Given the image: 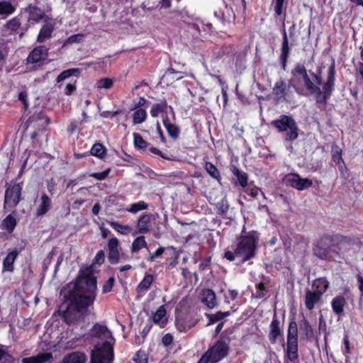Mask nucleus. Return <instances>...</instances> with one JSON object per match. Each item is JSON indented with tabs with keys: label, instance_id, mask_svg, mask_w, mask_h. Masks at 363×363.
Instances as JSON below:
<instances>
[{
	"label": "nucleus",
	"instance_id": "obj_1",
	"mask_svg": "<svg viewBox=\"0 0 363 363\" xmlns=\"http://www.w3.org/2000/svg\"><path fill=\"white\" fill-rule=\"evenodd\" d=\"M97 293L96 277L91 268L80 271L73 286L69 291L62 290L65 302L60 307L65 321L68 324H77L89 313V308L96 299Z\"/></svg>",
	"mask_w": 363,
	"mask_h": 363
},
{
	"label": "nucleus",
	"instance_id": "obj_2",
	"mask_svg": "<svg viewBox=\"0 0 363 363\" xmlns=\"http://www.w3.org/2000/svg\"><path fill=\"white\" fill-rule=\"evenodd\" d=\"M292 74L296 77H301L304 86L307 91L311 94L316 103L325 104L330 98L335 86V69L334 62L330 66L326 81L323 83L322 89L320 85L322 84V78L320 75L313 72H307L303 65L298 64L291 71Z\"/></svg>",
	"mask_w": 363,
	"mask_h": 363
},
{
	"label": "nucleus",
	"instance_id": "obj_3",
	"mask_svg": "<svg viewBox=\"0 0 363 363\" xmlns=\"http://www.w3.org/2000/svg\"><path fill=\"white\" fill-rule=\"evenodd\" d=\"M90 336L104 340L95 345L91 352L90 363H112L113 345L115 342L111 332L106 325L96 323L90 330Z\"/></svg>",
	"mask_w": 363,
	"mask_h": 363
},
{
	"label": "nucleus",
	"instance_id": "obj_4",
	"mask_svg": "<svg viewBox=\"0 0 363 363\" xmlns=\"http://www.w3.org/2000/svg\"><path fill=\"white\" fill-rule=\"evenodd\" d=\"M279 132L284 133V140L286 142H294L299 135V128L297 123L290 116L281 115L279 118L272 122Z\"/></svg>",
	"mask_w": 363,
	"mask_h": 363
},
{
	"label": "nucleus",
	"instance_id": "obj_5",
	"mask_svg": "<svg viewBox=\"0 0 363 363\" xmlns=\"http://www.w3.org/2000/svg\"><path fill=\"white\" fill-rule=\"evenodd\" d=\"M284 353L287 359L291 362H294L298 358V325L294 319L291 320L289 324Z\"/></svg>",
	"mask_w": 363,
	"mask_h": 363
},
{
	"label": "nucleus",
	"instance_id": "obj_6",
	"mask_svg": "<svg viewBox=\"0 0 363 363\" xmlns=\"http://www.w3.org/2000/svg\"><path fill=\"white\" fill-rule=\"evenodd\" d=\"M256 249V240L254 236L248 235L240 239L235 255L242 262L247 261L255 255Z\"/></svg>",
	"mask_w": 363,
	"mask_h": 363
},
{
	"label": "nucleus",
	"instance_id": "obj_7",
	"mask_svg": "<svg viewBox=\"0 0 363 363\" xmlns=\"http://www.w3.org/2000/svg\"><path fill=\"white\" fill-rule=\"evenodd\" d=\"M22 186L21 184H14L6 187L4 201V208L6 210L13 211L21 198Z\"/></svg>",
	"mask_w": 363,
	"mask_h": 363
},
{
	"label": "nucleus",
	"instance_id": "obj_8",
	"mask_svg": "<svg viewBox=\"0 0 363 363\" xmlns=\"http://www.w3.org/2000/svg\"><path fill=\"white\" fill-rule=\"evenodd\" d=\"M228 352V344L223 340H218L206 353L211 358V363H217L227 355Z\"/></svg>",
	"mask_w": 363,
	"mask_h": 363
},
{
	"label": "nucleus",
	"instance_id": "obj_9",
	"mask_svg": "<svg viewBox=\"0 0 363 363\" xmlns=\"http://www.w3.org/2000/svg\"><path fill=\"white\" fill-rule=\"evenodd\" d=\"M154 220L155 216L153 214L147 213H143L137 220V230L133 233V235L148 233L152 229V222Z\"/></svg>",
	"mask_w": 363,
	"mask_h": 363
},
{
	"label": "nucleus",
	"instance_id": "obj_10",
	"mask_svg": "<svg viewBox=\"0 0 363 363\" xmlns=\"http://www.w3.org/2000/svg\"><path fill=\"white\" fill-rule=\"evenodd\" d=\"M284 181L286 185L300 191L306 189L313 184L311 179L301 178L297 174H287L284 178Z\"/></svg>",
	"mask_w": 363,
	"mask_h": 363
},
{
	"label": "nucleus",
	"instance_id": "obj_11",
	"mask_svg": "<svg viewBox=\"0 0 363 363\" xmlns=\"http://www.w3.org/2000/svg\"><path fill=\"white\" fill-rule=\"evenodd\" d=\"M44 23H45L40 29L38 36L37 40L39 43H43L46 40L49 39L51 37L54 29L55 23L52 18L46 17Z\"/></svg>",
	"mask_w": 363,
	"mask_h": 363
},
{
	"label": "nucleus",
	"instance_id": "obj_12",
	"mask_svg": "<svg viewBox=\"0 0 363 363\" xmlns=\"http://www.w3.org/2000/svg\"><path fill=\"white\" fill-rule=\"evenodd\" d=\"M119 242L116 238H112L109 240L108 243V259L111 264H115L118 262L119 260V252H118Z\"/></svg>",
	"mask_w": 363,
	"mask_h": 363
},
{
	"label": "nucleus",
	"instance_id": "obj_13",
	"mask_svg": "<svg viewBox=\"0 0 363 363\" xmlns=\"http://www.w3.org/2000/svg\"><path fill=\"white\" fill-rule=\"evenodd\" d=\"M51 199L45 194H43L36 208V217H40L47 213L51 208Z\"/></svg>",
	"mask_w": 363,
	"mask_h": 363
},
{
	"label": "nucleus",
	"instance_id": "obj_14",
	"mask_svg": "<svg viewBox=\"0 0 363 363\" xmlns=\"http://www.w3.org/2000/svg\"><path fill=\"white\" fill-rule=\"evenodd\" d=\"M196 322L188 317L177 316L175 320L177 329L181 333H185L192 328Z\"/></svg>",
	"mask_w": 363,
	"mask_h": 363
},
{
	"label": "nucleus",
	"instance_id": "obj_15",
	"mask_svg": "<svg viewBox=\"0 0 363 363\" xmlns=\"http://www.w3.org/2000/svg\"><path fill=\"white\" fill-rule=\"evenodd\" d=\"M48 55V49L45 46H39L35 48L28 55V62L37 63L45 60Z\"/></svg>",
	"mask_w": 363,
	"mask_h": 363
},
{
	"label": "nucleus",
	"instance_id": "obj_16",
	"mask_svg": "<svg viewBox=\"0 0 363 363\" xmlns=\"http://www.w3.org/2000/svg\"><path fill=\"white\" fill-rule=\"evenodd\" d=\"M269 340L272 344H275L277 342V338L279 336L281 335V329L280 328V322L276 317L274 316L270 325H269Z\"/></svg>",
	"mask_w": 363,
	"mask_h": 363
},
{
	"label": "nucleus",
	"instance_id": "obj_17",
	"mask_svg": "<svg viewBox=\"0 0 363 363\" xmlns=\"http://www.w3.org/2000/svg\"><path fill=\"white\" fill-rule=\"evenodd\" d=\"M201 301L204 303L208 308H213L216 306L217 302L216 294L211 289H204L201 294Z\"/></svg>",
	"mask_w": 363,
	"mask_h": 363
},
{
	"label": "nucleus",
	"instance_id": "obj_18",
	"mask_svg": "<svg viewBox=\"0 0 363 363\" xmlns=\"http://www.w3.org/2000/svg\"><path fill=\"white\" fill-rule=\"evenodd\" d=\"M322 295L315 291L308 290L305 295V306L306 308L311 311L314 308L315 305L321 299Z\"/></svg>",
	"mask_w": 363,
	"mask_h": 363
},
{
	"label": "nucleus",
	"instance_id": "obj_19",
	"mask_svg": "<svg viewBox=\"0 0 363 363\" xmlns=\"http://www.w3.org/2000/svg\"><path fill=\"white\" fill-rule=\"evenodd\" d=\"M299 333L301 340H308L313 336V331L309 322L303 319L299 323Z\"/></svg>",
	"mask_w": 363,
	"mask_h": 363
},
{
	"label": "nucleus",
	"instance_id": "obj_20",
	"mask_svg": "<svg viewBox=\"0 0 363 363\" xmlns=\"http://www.w3.org/2000/svg\"><path fill=\"white\" fill-rule=\"evenodd\" d=\"M283 42L281 45V52L280 55V59L282 62L283 68L285 69L286 60L289 54V40L287 37V33L285 28L283 29Z\"/></svg>",
	"mask_w": 363,
	"mask_h": 363
},
{
	"label": "nucleus",
	"instance_id": "obj_21",
	"mask_svg": "<svg viewBox=\"0 0 363 363\" xmlns=\"http://www.w3.org/2000/svg\"><path fill=\"white\" fill-rule=\"evenodd\" d=\"M346 305V300L342 296H335L331 301V306L333 312L338 315H342L344 308Z\"/></svg>",
	"mask_w": 363,
	"mask_h": 363
},
{
	"label": "nucleus",
	"instance_id": "obj_22",
	"mask_svg": "<svg viewBox=\"0 0 363 363\" xmlns=\"http://www.w3.org/2000/svg\"><path fill=\"white\" fill-rule=\"evenodd\" d=\"M86 361V355L80 352H73L67 354L62 363H85Z\"/></svg>",
	"mask_w": 363,
	"mask_h": 363
},
{
	"label": "nucleus",
	"instance_id": "obj_23",
	"mask_svg": "<svg viewBox=\"0 0 363 363\" xmlns=\"http://www.w3.org/2000/svg\"><path fill=\"white\" fill-rule=\"evenodd\" d=\"M52 358V356L50 353L43 352V353H39L36 356L23 358L22 359V362L23 363H45L48 361L50 360Z\"/></svg>",
	"mask_w": 363,
	"mask_h": 363
},
{
	"label": "nucleus",
	"instance_id": "obj_24",
	"mask_svg": "<svg viewBox=\"0 0 363 363\" xmlns=\"http://www.w3.org/2000/svg\"><path fill=\"white\" fill-rule=\"evenodd\" d=\"M166 313L167 311L164 306H160L153 315V322L155 324L159 325L161 328H164L167 323V320L164 318Z\"/></svg>",
	"mask_w": 363,
	"mask_h": 363
},
{
	"label": "nucleus",
	"instance_id": "obj_25",
	"mask_svg": "<svg viewBox=\"0 0 363 363\" xmlns=\"http://www.w3.org/2000/svg\"><path fill=\"white\" fill-rule=\"evenodd\" d=\"M272 94L277 97V100L285 99L286 95V84L282 80L277 82L272 89Z\"/></svg>",
	"mask_w": 363,
	"mask_h": 363
},
{
	"label": "nucleus",
	"instance_id": "obj_26",
	"mask_svg": "<svg viewBox=\"0 0 363 363\" xmlns=\"http://www.w3.org/2000/svg\"><path fill=\"white\" fill-rule=\"evenodd\" d=\"M18 252L14 250L7 255L3 262V268L4 271L12 272L13 270V263L18 257Z\"/></svg>",
	"mask_w": 363,
	"mask_h": 363
},
{
	"label": "nucleus",
	"instance_id": "obj_27",
	"mask_svg": "<svg viewBox=\"0 0 363 363\" xmlns=\"http://www.w3.org/2000/svg\"><path fill=\"white\" fill-rule=\"evenodd\" d=\"M29 19L33 20L36 22L40 21H43L45 22V19L46 17H49L46 16L44 12L39 8L37 7H29Z\"/></svg>",
	"mask_w": 363,
	"mask_h": 363
},
{
	"label": "nucleus",
	"instance_id": "obj_28",
	"mask_svg": "<svg viewBox=\"0 0 363 363\" xmlns=\"http://www.w3.org/2000/svg\"><path fill=\"white\" fill-rule=\"evenodd\" d=\"M329 282L325 278H320L313 281V287L315 288V291L323 295L328 289Z\"/></svg>",
	"mask_w": 363,
	"mask_h": 363
},
{
	"label": "nucleus",
	"instance_id": "obj_29",
	"mask_svg": "<svg viewBox=\"0 0 363 363\" xmlns=\"http://www.w3.org/2000/svg\"><path fill=\"white\" fill-rule=\"evenodd\" d=\"M231 171H232L233 175L235 176L240 185L242 187L247 186V180H248L247 174L240 171L238 167H236L235 166L231 168Z\"/></svg>",
	"mask_w": 363,
	"mask_h": 363
},
{
	"label": "nucleus",
	"instance_id": "obj_30",
	"mask_svg": "<svg viewBox=\"0 0 363 363\" xmlns=\"http://www.w3.org/2000/svg\"><path fill=\"white\" fill-rule=\"evenodd\" d=\"M90 152L92 155L102 159L106 156V149L102 144L95 143L92 146Z\"/></svg>",
	"mask_w": 363,
	"mask_h": 363
},
{
	"label": "nucleus",
	"instance_id": "obj_31",
	"mask_svg": "<svg viewBox=\"0 0 363 363\" xmlns=\"http://www.w3.org/2000/svg\"><path fill=\"white\" fill-rule=\"evenodd\" d=\"M147 247V242L143 235L138 236L136 238L131 246V250L133 252H138L142 248Z\"/></svg>",
	"mask_w": 363,
	"mask_h": 363
},
{
	"label": "nucleus",
	"instance_id": "obj_32",
	"mask_svg": "<svg viewBox=\"0 0 363 363\" xmlns=\"http://www.w3.org/2000/svg\"><path fill=\"white\" fill-rule=\"evenodd\" d=\"M111 225L120 234L127 235L133 232V228L129 225L120 224L118 222H111Z\"/></svg>",
	"mask_w": 363,
	"mask_h": 363
},
{
	"label": "nucleus",
	"instance_id": "obj_33",
	"mask_svg": "<svg viewBox=\"0 0 363 363\" xmlns=\"http://www.w3.org/2000/svg\"><path fill=\"white\" fill-rule=\"evenodd\" d=\"M147 118V113L145 109H137L133 114V124H140Z\"/></svg>",
	"mask_w": 363,
	"mask_h": 363
},
{
	"label": "nucleus",
	"instance_id": "obj_34",
	"mask_svg": "<svg viewBox=\"0 0 363 363\" xmlns=\"http://www.w3.org/2000/svg\"><path fill=\"white\" fill-rule=\"evenodd\" d=\"M154 277L152 274H146L138 286V289L141 291H147L152 284Z\"/></svg>",
	"mask_w": 363,
	"mask_h": 363
},
{
	"label": "nucleus",
	"instance_id": "obj_35",
	"mask_svg": "<svg viewBox=\"0 0 363 363\" xmlns=\"http://www.w3.org/2000/svg\"><path fill=\"white\" fill-rule=\"evenodd\" d=\"M205 169L208 172V174L211 176L213 178L219 180L220 178V173L217 169V167L212 164L211 162H206L205 164Z\"/></svg>",
	"mask_w": 363,
	"mask_h": 363
},
{
	"label": "nucleus",
	"instance_id": "obj_36",
	"mask_svg": "<svg viewBox=\"0 0 363 363\" xmlns=\"http://www.w3.org/2000/svg\"><path fill=\"white\" fill-rule=\"evenodd\" d=\"M167 104L166 101H162L160 104H155L152 105L150 114L152 117H157L160 113H163L164 109L167 108Z\"/></svg>",
	"mask_w": 363,
	"mask_h": 363
},
{
	"label": "nucleus",
	"instance_id": "obj_37",
	"mask_svg": "<svg viewBox=\"0 0 363 363\" xmlns=\"http://www.w3.org/2000/svg\"><path fill=\"white\" fill-rule=\"evenodd\" d=\"M79 72V69L77 68L66 69L58 75L57 77V82H62L71 76L78 74Z\"/></svg>",
	"mask_w": 363,
	"mask_h": 363
},
{
	"label": "nucleus",
	"instance_id": "obj_38",
	"mask_svg": "<svg viewBox=\"0 0 363 363\" xmlns=\"http://www.w3.org/2000/svg\"><path fill=\"white\" fill-rule=\"evenodd\" d=\"M16 225V218L9 215L3 221V226L5 229H6L9 233H11L15 226Z\"/></svg>",
	"mask_w": 363,
	"mask_h": 363
},
{
	"label": "nucleus",
	"instance_id": "obj_39",
	"mask_svg": "<svg viewBox=\"0 0 363 363\" xmlns=\"http://www.w3.org/2000/svg\"><path fill=\"white\" fill-rule=\"evenodd\" d=\"M148 207L147 204L143 201L138 203H132L130 207L127 209L128 212L135 213L140 211L145 210Z\"/></svg>",
	"mask_w": 363,
	"mask_h": 363
},
{
	"label": "nucleus",
	"instance_id": "obj_40",
	"mask_svg": "<svg viewBox=\"0 0 363 363\" xmlns=\"http://www.w3.org/2000/svg\"><path fill=\"white\" fill-rule=\"evenodd\" d=\"M133 136L134 138V145L136 148L145 150L147 147V142L145 141L139 134L134 133Z\"/></svg>",
	"mask_w": 363,
	"mask_h": 363
},
{
	"label": "nucleus",
	"instance_id": "obj_41",
	"mask_svg": "<svg viewBox=\"0 0 363 363\" xmlns=\"http://www.w3.org/2000/svg\"><path fill=\"white\" fill-rule=\"evenodd\" d=\"M15 9L10 2H0V14H11L14 11Z\"/></svg>",
	"mask_w": 363,
	"mask_h": 363
},
{
	"label": "nucleus",
	"instance_id": "obj_42",
	"mask_svg": "<svg viewBox=\"0 0 363 363\" xmlns=\"http://www.w3.org/2000/svg\"><path fill=\"white\" fill-rule=\"evenodd\" d=\"M113 84V80L111 78H103L97 81L96 87L98 89H110Z\"/></svg>",
	"mask_w": 363,
	"mask_h": 363
},
{
	"label": "nucleus",
	"instance_id": "obj_43",
	"mask_svg": "<svg viewBox=\"0 0 363 363\" xmlns=\"http://www.w3.org/2000/svg\"><path fill=\"white\" fill-rule=\"evenodd\" d=\"M12 362L13 358L7 351V347L0 344V361Z\"/></svg>",
	"mask_w": 363,
	"mask_h": 363
},
{
	"label": "nucleus",
	"instance_id": "obj_44",
	"mask_svg": "<svg viewBox=\"0 0 363 363\" xmlns=\"http://www.w3.org/2000/svg\"><path fill=\"white\" fill-rule=\"evenodd\" d=\"M232 10L228 8L227 6H225V11H215V16L218 18H222L224 20H229L232 16Z\"/></svg>",
	"mask_w": 363,
	"mask_h": 363
},
{
	"label": "nucleus",
	"instance_id": "obj_45",
	"mask_svg": "<svg viewBox=\"0 0 363 363\" xmlns=\"http://www.w3.org/2000/svg\"><path fill=\"white\" fill-rule=\"evenodd\" d=\"M165 128H166L169 135L172 138L176 139L178 138L179 130V128H177V126H176L174 124L171 123Z\"/></svg>",
	"mask_w": 363,
	"mask_h": 363
},
{
	"label": "nucleus",
	"instance_id": "obj_46",
	"mask_svg": "<svg viewBox=\"0 0 363 363\" xmlns=\"http://www.w3.org/2000/svg\"><path fill=\"white\" fill-rule=\"evenodd\" d=\"M229 315H230V313L228 311L224 312V313L219 311L215 314L211 315H209L210 323H214L223 319V318L228 316Z\"/></svg>",
	"mask_w": 363,
	"mask_h": 363
},
{
	"label": "nucleus",
	"instance_id": "obj_47",
	"mask_svg": "<svg viewBox=\"0 0 363 363\" xmlns=\"http://www.w3.org/2000/svg\"><path fill=\"white\" fill-rule=\"evenodd\" d=\"M332 158L333 162L337 164H340L343 162L341 155V150L338 147L333 150Z\"/></svg>",
	"mask_w": 363,
	"mask_h": 363
},
{
	"label": "nucleus",
	"instance_id": "obj_48",
	"mask_svg": "<svg viewBox=\"0 0 363 363\" xmlns=\"http://www.w3.org/2000/svg\"><path fill=\"white\" fill-rule=\"evenodd\" d=\"M135 363H147V357L145 352L138 351L134 357Z\"/></svg>",
	"mask_w": 363,
	"mask_h": 363
},
{
	"label": "nucleus",
	"instance_id": "obj_49",
	"mask_svg": "<svg viewBox=\"0 0 363 363\" xmlns=\"http://www.w3.org/2000/svg\"><path fill=\"white\" fill-rule=\"evenodd\" d=\"M195 26L201 30V29L204 32H209L212 29V24L210 23H205L203 21H199L197 23L195 24Z\"/></svg>",
	"mask_w": 363,
	"mask_h": 363
},
{
	"label": "nucleus",
	"instance_id": "obj_50",
	"mask_svg": "<svg viewBox=\"0 0 363 363\" xmlns=\"http://www.w3.org/2000/svg\"><path fill=\"white\" fill-rule=\"evenodd\" d=\"M115 279L113 277H110L106 282L104 284L102 288V293L106 294L108 292H110L112 289V287L113 286Z\"/></svg>",
	"mask_w": 363,
	"mask_h": 363
},
{
	"label": "nucleus",
	"instance_id": "obj_51",
	"mask_svg": "<svg viewBox=\"0 0 363 363\" xmlns=\"http://www.w3.org/2000/svg\"><path fill=\"white\" fill-rule=\"evenodd\" d=\"M20 26L21 23L19 20L16 18L9 21L6 24L8 29L12 31L16 30L20 27Z\"/></svg>",
	"mask_w": 363,
	"mask_h": 363
},
{
	"label": "nucleus",
	"instance_id": "obj_52",
	"mask_svg": "<svg viewBox=\"0 0 363 363\" xmlns=\"http://www.w3.org/2000/svg\"><path fill=\"white\" fill-rule=\"evenodd\" d=\"M109 172H110V169H106L104 171L101 172H94V173L91 174L90 176L93 178L98 179V180H103L107 177Z\"/></svg>",
	"mask_w": 363,
	"mask_h": 363
},
{
	"label": "nucleus",
	"instance_id": "obj_53",
	"mask_svg": "<svg viewBox=\"0 0 363 363\" xmlns=\"http://www.w3.org/2000/svg\"><path fill=\"white\" fill-rule=\"evenodd\" d=\"M18 99L23 104L25 108H27L28 106V92L26 91H21L18 94Z\"/></svg>",
	"mask_w": 363,
	"mask_h": 363
},
{
	"label": "nucleus",
	"instance_id": "obj_54",
	"mask_svg": "<svg viewBox=\"0 0 363 363\" xmlns=\"http://www.w3.org/2000/svg\"><path fill=\"white\" fill-rule=\"evenodd\" d=\"M164 252V248L161 247H159L153 254L150 255L148 257V260L150 262H153L156 258L161 256Z\"/></svg>",
	"mask_w": 363,
	"mask_h": 363
},
{
	"label": "nucleus",
	"instance_id": "obj_55",
	"mask_svg": "<svg viewBox=\"0 0 363 363\" xmlns=\"http://www.w3.org/2000/svg\"><path fill=\"white\" fill-rule=\"evenodd\" d=\"M284 1V0H276L274 11L277 16H280L282 13Z\"/></svg>",
	"mask_w": 363,
	"mask_h": 363
},
{
	"label": "nucleus",
	"instance_id": "obj_56",
	"mask_svg": "<svg viewBox=\"0 0 363 363\" xmlns=\"http://www.w3.org/2000/svg\"><path fill=\"white\" fill-rule=\"evenodd\" d=\"M343 342H344V345H345V350L343 352V353H344V354H345V356L346 357V359H347V357H348L347 354L351 353L350 341H349L348 337L347 335L345 336Z\"/></svg>",
	"mask_w": 363,
	"mask_h": 363
},
{
	"label": "nucleus",
	"instance_id": "obj_57",
	"mask_svg": "<svg viewBox=\"0 0 363 363\" xmlns=\"http://www.w3.org/2000/svg\"><path fill=\"white\" fill-rule=\"evenodd\" d=\"M104 261V253L102 250L97 252L94 257V262L99 264H101Z\"/></svg>",
	"mask_w": 363,
	"mask_h": 363
},
{
	"label": "nucleus",
	"instance_id": "obj_58",
	"mask_svg": "<svg viewBox=\"0 0 363 363\" xmlns=\"http://www.w3.org/2000/svg\"><path fill=\"white\" fill-rule=\"evenodd\" d=\"M76 90V86L73 84H67L65 89V93L66 95H71L72 92H74Z\"/></svg>",
	"mask_w": 363,
	"mask_h": 363
},
{
	"label": "nucleus",
	"instance_id": "obj_59",
	"mask_svg": "<svg viewBox=\"0 0 363 363\" xmlns=\"http://www.w3.org/2000/svg\"><path fill=\"white\" fill-rule=\"evenodd\" d=\"M247 192L248 195L250 196L251 197L256 198L258 196L259 193L260 192V189L257 187H254L247 190Z\"/></svg>",
	"mask_w": 363,
	"mask_h": 363
},
{
	"label": "nucleus",
	"instance_id": "obj_60",
	"mask_svg": "<svg viewBox=\"0 0 363 363\" xmlns=\"http://www.w3.org/2000/svg\"><path fill=\"white\" fill-rule=\"evenodd\" d=\"M173 341V337L170 334H166L162 337V343L167 346L169 345Z\"/></svg>",
	"mask_w": 363,
	"mask_h": 363
},
{
	"label": "nucleus",
	"instance_id": "obj_61",
	"mask_svg": "<svg viewBox=\"0 0 363 363\" xmlns=\"http://www.w3.org/2000/svg\"><path fill=\"white\" fill-rule=\"evenodd\" d=\"M150 152L153 153V154H155V155H160V157H162V158H164L166 160H170L169 157H167L166 155H164L160 150H158L157 148L156 147H151L150 149Z\"/></svg>",
	"mask_w": 363,
	"mask_h": 363
},
{
	"label": "nucleus",
	"instance_id": "obj_62",
	"mask_svg": "<svg viewBox=\"0 0 363 363\" xmlns=\"http://www.w3.org/2000/svg\"><path fill=\"white\" fill-rule=\"evenodd\" d=\"M334 240L330 237H324L320 240V242H319L320 247H323L325 245L333 242Z\"/></svg>",
	"mask_w": 363,
	"mask_h": 363
},
{
	"label": "nucleus",
	"instance_id": "obj_63",
	"mask_svg": "<svg viewBox=\"0 0 363 363\" xmlns=\"http://www.w3.org/2000/svg\"><path fill=\"white\" fill-rule=\"evenodd\" d=\"M197 363H211V358L206 352Z\"/></svg>",
	"mask_w": 363,
	"mask_h": 363
},
{
	"label": "nucleus",
	"instance_id": "obj_64",
	"mask_svg": "<svg viewBox=\"0 0 363 363\" xmlns=\"http://www.w3.org/2000/svg\"><path fill=\"white\" fill-rule=\"evenodd\" d=\"M357 278L359 283V289L362 295H363V277L360 274H358Z\"/></svg>",
	"mask_w": 363,
	"mask_h": 363
}]
</instances>
